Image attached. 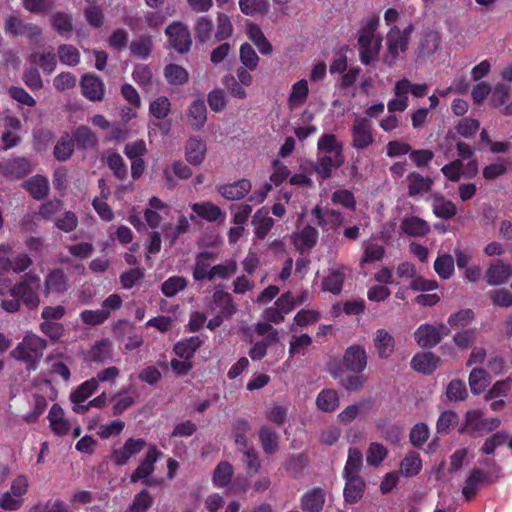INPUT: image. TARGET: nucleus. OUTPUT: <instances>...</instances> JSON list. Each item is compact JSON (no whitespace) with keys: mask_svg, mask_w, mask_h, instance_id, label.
<instances>
[{"mask_svg":"<svg viewBox=\"0 0 512 512\" xmlns=\"http://www.w3.org/2000/svg\"><path fill=\"white\" fill-rule=\"evenodd\" d=\"M40 286V278L37 275L27 273L18 284L9 290L13 299L3 300L2 308L7 312H16L20 307V301L28 308H36L40 303Z\"/></svg>","mask_w":512,"mask_h":512,"instance_id":"1","label":"nucleus"},{"mask_svg":"<svg viewBox=\"0 0 512 512\" xmlns=\"http://www.w3.org/2000/svg\"><path fill=\"white\" fill-rule=\"evenodd\" d=\"M378 24V19H371L360 31L359 53L361 62L365 65L376 60L381 49L382 37L377 32Z\"/></svg>","mask_w":512,"mask_h":512,"instance_id":"2","label":"nucleus"},{"mask_svg":"<svg viewBox=\"0 0 512 512\" xmlns=\"http://www.w3.org/2000/svg\"><path fill=\"white\" fill-rule=\"evenodd\" d=\"M46 342L33 333H27L23 340L11 352V356L27 364L28 369H35L42 358Z\"/></svg>","mask_w":512,"mask_h":512,"instance_id":"3","label":"nucleus"},{"mask_svg":"<svg viewBox=\"0 0 512 512\" xmlns=\"http://www.w3.org/2000/svg\"><path fill=\"white\" fill-rule=\"evenodd\" d=\"M412 29L411 25L403 30L394 26L388 32L386 37L387 53L384 60L389 66H392L405 53Z\"/></svg>","mask_w":512,"mask_h":512,"instance_id":"4","label":"nucleus"},{"mask_svg":"<svg viewBox=\"0 0 512 512\" xmlns=\"http://www.w3.org/2000/svg\"><path fill=\"white\" fill-rule=\"evenodd\" d=\"M29 489V479L18 475L11 483L10 489L0 495V507L4 510H18L24 503Z\"/></svg>","mask_w":512,"mask_h":512,"instance_id":"5","label":"nucleus"},{"mask_svg":"<svg viewBox=\"0 0 512 512\" xmlns=\"http://www.w3.org/2000/svg\"><path fill=\"white\" fill-rule=\"evenodd\" d=\"M449 333L450 329L444 324L439 326L423 324L417 328L414 335L419 346L430 348L436 346Z\"/></svg>","mask_w":512,"mask_h":512,"instance_id":"6","label":"nucleus"},{"mask_svg":"<svg viewBox=\"0 0 512 512\" xmlns=\"http://www.w3.org/2000/svg\"><path fill=\"white\" fill-rule=\"evenodd\" d=\"M352 146L356 149H365L370 146L373 141V128L369 119L357 117L351 129Z\"/></svg>","mask_w":512,"mask_h":512,"instance_id":"7","label":"nucleus"},{"mask_svg":"<svg viewBox=\"0 0 512 512\" xmlns=\"http://www.w3.org/2000/svg\"><path fill=\"white\" fill-rule=\"evenodd\" d=\"M168 42L172 48L180 53L190 49L192 40L188 28L181 22L171 23L165 30Z\"/></svg>","mask_w":512,"mask_h":512,"instance_id":"8","label":"nucleus"},{"mask_svg":"<svg viewBox=\"0 0 512 512\" xmlns=\"http://www.w3.org/2000/svg\"><path fill=\"white\" fill-rule=\"evenodd\" d=\"M145 446L146 441L142 438H128L123 446L113 449L111 460L118 466L125 465L132 457L139 454Z\"/></svg>","mask_w":512,"mask_h":512,"instance_id":"9","label":"nucleus"},{"mask_svg":"<svg viewBox=\"0 0 512 512\" xmlns=\"http://www.w3.org/2000/svg\"><path fill=\"white\" fill-rule=\"evenodd\" d=\"M98 383L95 378L86 380L80 384L76 390L70 395V400L73 403V411L78 414H84L89 410L86 400L97 390Z\"/></svg>","mask_w":512,"mask_h":512,"instance_id":"10","label":"nucleus"},{"mask_svg":"<svg viewBox=\"0 0 512 512\" xmlns=\"http://www.w3.org/2000/svg\"><path fill=\"white\" fill-rule=\"evenodd\" d=\"M348 271L349 270L346 266L339 264L330 267L327 276L322 280V290L334 295L339 294L342 291L343 283Z\"/></svg>","mask_w":512,"mask_h":512,"instance_id":"11","label":"nucleus"},{"mask_svg":"<svg viewBox=\"0 0 512 512\" xmlns=\"http://www.w3.org/2000/svg\"><path fill=\"white\" fill-rule=\"evenodd\" d=\"M11 251L12 246L10 244H0V272L8 271L10 268L15 272H22L32 264V260L27 254H20L12 263L7 257Z\"/></svg>","mask_w":512,"mask_h":512,"instance_id":"12","label":"nucleus"},{"mask_svg":"<svg viewBox=\"0 0 512 512\" xmlns=\"http://www.w3.org/2000/svg\"><path fill=\"white\" fill-rule=\"evenodd\" d=\"M344 366L355 373H361L367 366V353L364 347L352 345L348 347L343 356Z\"/></svg>","mask_w":512,"mask_h":512,"instance_id":"13","label":"nucleus"},{"mask_svg":"<svg viewBox=\"0 0 512 512\" xmlns=\"http://www.w3.org/2000/svg\"><path fill=\"white\" fill-rule=\"evenodd\" d=\"M170 212V206L158 197L149 200L148 207L144 211V218L151 228L159 226L162 219Z\"/></svg>","mask_w":512,"mask_h":512,"instance_id":"14","label":"nucleus"},{"mask_svg":"<svg viewBox=\"0 0 512 512\" xmlns=\"http://www.w3.org/2000/svg\"><path fill=\"white\" fill-rule=\"evenodd\" d=\"M162 456V453L155 447L152 446L146 452L144 459L135 469L131 475L132 482H138L146 479L154 471L155 462Z\"/></svg>","mask_w":512,"mask_h":512,"instance_id":"15","label":"nucleus"},{"mask_svg":"<svg viewBox=\"0 0 512 512\" xmlns=\"http://www.w3.org/2000/svg\"><path fill=\"white\" fill-rule=\"evenodd\" d=\"M312 215L317 225L327 229H337L344 222L342 213L334 209L323 210L320 206H316L312 209Z\"/></svg>","mask_w":512,"mask_h":512,"instance_id":"16","label":"nucleus"},{"mask_svg":"<svg viewBox=\"0 0 512 512\" xmlns=\"http://www.w3.org/2000/svg\"><path fill=\"white\" fill-rule=\"evenodd\" d=\"M309 96V85L306 79L296 81L290 89L287 106L290 111L300 109L306 103Z\"/></svg>","mask_w":512,"mask_h":512,"instance_id":"17","label":"nucleus"},{"mask_svg":"<svg viewBox=\"0 0 512 512\" xmlns=\"http://www.w3.org/2000/svg\"><path fill=\"white\" fill-rule=\"evenodd\" d=\"M512 276V266L503 261L492 263L485 274L486 281L491 286H498L505 283Z\"/></svg>","mask_w":512,"mask_h":512,"instance_id":"18","label":"nucleus"},{"mask_svg":"<svg viewBox=\"0 0 512 512\" xmlns=\"http://www.w3.org/2000/svg\"><path fill=\"white\" fill-rule=\"evenodd\" d=\"M81 89L83 95L91 101H100L104 97V83L94 75H84L81 79Z\"/></svg>","mask_w":512,"mask_h":512,"instance_id":"19","label":"nucleus"},{"mask_svg":"<svg viewBox=\"0 0 512 512\" xmlns=\"http://www.w3.org/2000/svg\"><path fill=\"white\" fill-rule=\"evenodd\" d=\"M193 212L208 222H224L226 213L211 202L194 203L191 205Z\"/></svg>","mask_w":512,"mask_h":512,"instance_id":"20","label":"nucleus"},{"mask_svg":"<svg viewBox=\"0 0 512 512\" xmlns=\"http://www.w3.org/2000/svg\"><path fill=\"white\" fill-rule=\"evenodd\" d=\"M33 165L25 158H15L0 165L1 172L11 178H21L31 172Z\"/></svg>","mask_w":512,"mask_h":512,"instance_id":"21","label":"nucleus"},{"mask_svg":"<svg viewBox=\"0 0 512 512\" xmlns=\"http://www.w3.org/2000/svg\"><path fill=\"white\" fill-rule=\"evenodd\" d=\"M318 231L312 226H306L301 231L295 232L291 239L295 248L299 251L312 249L318 240Z\"/></svg>","mask_w":512,"mask_h":512,"instance_id":"22","label":"nucleus"},{"mask_svg":"<svg viewBox=\"0 0 512 512\" xmlns=\"http://www.w3.org/2000/svg\"><path fill=\"white\" fill-rule=\"evenodd\" d=\"M251 188V182L247 179H242L235 183L221 185L219 186L218 191L228 200H239L245 197Z\"/></svg>","mask_w":512,"mask_h":512,"instance_id":"23","label":"nucleus"},{"mask_svg":"<svg viewBox=\"0 0 512 512\" xmlns=\"http://www.w3.org/2000/svg\"><path fill=\"white\" fill-rule=\"evenodd\" d=\"M206 151V143L197 137H192L185 146L186 160L192 165H200L205 158Z\"/></svg>","mask_w":512,"mask_h":512,"instance_id":"24","label":"nucleus"},{"mask_svg":"<svg viewBox=\"0 0 512 512\" xmlns=\"http://www.w3.org/2000/svg\"><path fill=\"white\" fill-rule=\"evenodd\" d=\"M400 229L408 236L422 237L430 231V226L425 220L416 216H410L403 219Z\"/></svg>","mask_w":512,"mask_h":512,"instance_id":"25","label":"nucleus"},{"mask_svg":"<svg viewBox=\"0 0 512 512\" xmlns=\"http://www.w3.org/2000/svg\"><path fill=\"white\" fill-rule=\"evenodd\" d=\"M491 101L504 114L512 115V98L510 99V88L508 86L497 84L492 91Z\"/></svg>","mask_w":512,"mask_h":512,"instance_id":"26","label":"nucleus"},{"mask_svg":"<svg viewBox=\"0 0 512 512\" xmlns=\"http://www.w3.org/2000/svg\"><path fill=\"white\" fill-rule=\"evenodd\" d=\"M51 430L57 435H65L70 429V423L65 418L63 409L58 404H53L48 413Z\"/></svg>","mask_w":512,"mask_h":512,"instance_id":"27","label":"nucleus"},{"mask_svg":"<svg viewBox=\"0 0 512 512\" xmlns=\"http://www.w3.org/2000/svg\"><path fill=\"white\" fill-rule=\"evenodd\" d=\"M68 289L67 279L62 270L51 271L45 279V295L60 294Z\"/></svg>","mask_w":512,"mask_h":512,"instance_id":"28","label":"nucleus"},{"mask_svg":"<svg viewBox=\"0 0 512 512\" xmlns=\"http://www.w3.org/2000/svg\"><path fill=\"white\" fill-rule=\"evenodd\" d=\"M213 260L214 256L211 252H201L196 256L193 268V278L195 281L209 280Z\"/></svg>","mask_w":512,"mask_h":512,"instance_id":"29","label":"nucleus"},{"mask_svg":"<svg viewBox=\"0 0 512 512\" xmlns=\"http://www.w3.org/2000/svg\"><path fill=\"white\" fill-rule=\"evenodd\" d=\"M439 358L431 352H421L416 354L411 360V366L414 370L430 374L438 366Z\"/></svg>","mask_w":512,"mask_h":512,"instance_id":"30","label":"nucleus"},{"mask_svg":"<svg viewBox=\"0 0 512 512\" xmlns=\"http://www.w3.org/2000/svg\"><path fill=\"white\" fill-rule=\"evenodd\" d=\"M188 122L195 130L201 129L207 119V109L204 100H194L188 109Z\"/></svg>","mask_w":512,"mask_h":512,"instance_id":"31","label":"nucleus"},{"mask_svg":"<svg viewBox=\"0 0 512 512\" xmlns=\"http://www.w3.org/2000/svg\"><path fill=\"white\" fill-rule=\"evenodd\" d=\"M374 346L380 358H388L394 351L395 342L386 330L379 329L375 333Z\"/></svg>","mask_w":512,"mask_h":512,"instance_id":"32","label":"nucleus"},{"mask_svg":"<svg viewBox=\"0 0 512 512\" xmlns=\"http://www.w3.org/2000/svg\"><path fill=\"white\" fill-rule=\"evenodd\" d=\"M27 61L31 65H38L47 74H51L57 65L55 54L52 51L45 50L30 54Z\"/></svg>","mask_w":512,"mask_h":512,"instance_id":"33","label":"nucleus"},{"mask_svg":"<svg viewBox=\"0 0 512 512\" xmlns=\"http://www.w3.org/2000/svg\"><path fill=\"white\" fill-rule=\"evenodd\" d=\"M252 224L257 238L263 239L274 225V221L269 217V212L265 208L256 211L253 216Z\"/></svg>","mask_w":512,"mask_h":512,"instance_id":"34","label":"nucleus"},{"mask_svg":"<svg viewBox=\"0 0 512 512\" xmlns=\"http://www.w3.org/2000/svg\"><path fill=\"white\" fill-rule=\"evenodd\" d=\"M344 162L343 156H332L321 154L315 166L316 173L322 178L326 179L331 176L332 171L340 167Z\"/></svg>","mask_w":512,"mask_h":512,"instance_id":"35","label":"nucleus"},{"mask_svg":"<svg viewBox=\"0 0 512 512\" xmlns=\"http://www.w3.org/2000/svg\"><path fill=\"white\" fill-rule=\"evenodd\" d=\"M345 479L344 497L347 502L354 503L362 497L365 484L358 475L345 476Z\"/></svg>","mask_w":512,"mask_h":512,"instance_id":"36","label":"nucleus"},{"mask_svg":"<svg viewBox=\"0 0 512 512\" xmlns=\"http://www.w3.org/2000/svg\"><path fill=\"white\" fill-rule=\"evenodd\" d=\"M24 187L33 196V198L42 199L49 191V182L46 177L36 175L25 181Z\"/></svg>","mask_w":512,"mask_h":512,"instance_id":"37","label":"nucleus"},{"mask_svg":"<svg viewBox=\"0 0 512 512\" xmlns=\"http://www.w3.org/2000/svg\"><path fill=\"white\" fill-rule=\"evenodd\" d=\"M408 192L410 196H416L428 192L432 186V180L419 173L413 172L408 175Z\"/></svg>","mask_w":512,"mask_h":512,"instance_id":"38","label":"nucleus"},{"mask_svg":"<svg viewBox=\"0 0 512 512\" xmlns=\"http://www.w3.org/2000/svg\"><path fill=\"white\" fill-rule=\"evenodd\" d=\"M318 150L324 155L343 156L342 144L332 134H324L319 138Z\"/></svg>","mask_w":512,"mask_h":512,"instance_id":"39","label":"nucleus"},{"mask_svg":"<svg viewBox=\"0 0 512 512\" xmlns=\"http://www.w3.org/2000/svg\"><path fill=\"white\" fill-rule=\"evenodd\" d=\"M490 383L488 373L480 368H473L469 375V386L473 394H480L486 390Z\"/></svg>","mask_w":512,"mask_h":512,"instance_id":"40","label":"nucleus"},{"mask_svg":"<svg viewBox=\"0 0 512 512\" xmlns=\"http://www.w3.org/2000/svg\"><path fill=\"white\" fill-rule=\"evenodd\" d=\"M339 405V397L335 390H322L316 398V406L323 412H332Z\"/></svg>","mask_w":512,"mask_h":512,"instance_id":"41","label":"nucleus"},{"mask_svg":"<svg viewBox=\"0 0 512 512\" xmlns=\"http://www.w3.org/2000/svg\"><path fill=\"white\" fill-rule=\"evenodd\" d=\"M246 33L249 39L257 46L260 53L269 54L271 52V45L256 24L249 22L246 26Z\"/></svg>","mask_w":512,"mask_h":512,"instance_id":"42","label":"nucleus"},{"mask_svg":"<svg viewBox=\"0 0 512 512\" xmlns=\"http://www.w3.org/2000/svg\"><path fill=\"white\" fill-rule=\"evenodd\" d=\"M189 228L190 222L188 218L182 215L174 226L167 225L164 227V237L170 241V245H173L180 235L188 232Z\"/></svg>","mask_w":512,"mask_h":512,"instance_id":"43","label":"nucleus"},{"mask_svg":"<svg viewBox=\"0 0 512 512\" xmlns=\"http://www.w3.org/2000/svg\"><path fill=\"white\" fill-rule=\"evenodd\" d=\"M213 301L221 310L224 316L230 317L236 312V306L233 303L232 296L221 289H217L213 293Z\"/></svg>","mask_w":512,"mask_h":512,"instance_id":"44","label":"nucleus"},{"mask_svg":"<svg viewBox=\"0 0 512 512\" xmlns=\"http://www.w3.org/2000/svg\"><path fill=\"white\" fill-rule=\"evenodd\" d=\"M202 341L199 337H190L178 342L174 346V352L182 359L189 360L193 357L196 350L200 347Z\"/></svg>","mask_w":512,"mask_h":512,"instance_id":"45","label":"nucleus"},{"mask_svg":"<svg viewBox=\"0 0 512 512\" xmlns=\"http://www.w3.org/2000/svg\"><path fill=\"white\" fill-rule=\"evenodd\" d=\"M324 493L321 489H315L302 498V508L307 512H319L324 504Z\"/></svg>","mask_w":512,"mask_h":512,"instance_id":"46","label":"nucleus"},{"mask_svg":"<svg viewBox=\"0 0 512 512\" xmlns=\"http://www.w3.org/2000/svg\"><path fill=\"white\" fill-rule=\"evenodd\" d=\"M433 212L439 218H451L456 214V206L442 196L433 197Z\"/></svg>","mask_w":512,"mask_h":512,"instance_id":"47","label":"nucleus"},{"mask_svg":"<svg viewBox=\"0 0 512 512\" xmlns=\"http://www.w3.org/2000/svg\"><path fill=\"white\" fill-rule=\"evenodd\" d=\"M187 280L178 275L166 279L161 285V291L166 297H174L187 287Z\"/></svg>","mask_w":512,"mask_h":512,"instance_id":"48","label":"nucleus"},{"mask_svg":"<svg viewBox=\"0 0 512 512\" xmlns=\"http://www.w3.org/2000/svg\"><path fill=\"white\" fill-rule=\"evenodd\" d=\"M262 448L266 454H273L278 449V435L269 427H262L259 431Z\"/></svg>","mask_w":512,"mask_h":512,"instance_id":"49","label":"nucleus"},{"mask_svg":"<svg viewBox=\"0 0 512 512\" xmlns=\"http://www.w3.org/2000/svg\"><path fill=\"white\" fill-rule=\"evenodd\" d=\"M485 477V473L479 469H475L471 472L462 489V493L467 500H470L475 495L480 484L485 480Z\"/></svg>","mask_w":512,"mask_h":512,"instance_id":"50","label":"nucleus"},{"mask_svg":"<svg viewBox=\"0 0 512 512\" xmlns=\"http://www.w3.org/2000/svg\"><path fill=\"white\" fill-rule=\"evenodd\" d=\"M237 271V263L235 260L229 259L224 263L214 265L211 269V274L208 281L216 279H227Z\"/></svg>","mask_w":512,"mask_h":512,"instance_id":"51","label":"nucleus"},{"mask_svg":"<svg viewBox=\"0 0 512 512\" xmlns=\"http://www.w3.org/2000/svg\"><path fill=\"white\" fill-rule=\"evenodd\" d=\"M434 269L442 279H449L454 273V259L451 255H439L434 262Z\"/></svg>","mask_w":512,"mask_h":512,"instance_id":"52","label":"nucleus"},{"mask_svg":"<svg viewBox=\"0 0 512 512\" xmlns=\"http://www.w3.org/2000/svg\"><path fill=\"white\" fill-rule=\"evenodd\" d=\"M241 12L248 16L255 14H265L269 9L267 0H239Z\"/></svg>","mask_w":512,"mask_h":512,"instance_id":"53","label":"nucleus"},{"mask_svg":"<svg viewBox=\"0 0 512 512\" xmlns=\"http://www.w3.org/2000/svg\"><path fill=\"white\" fill-rule=\"evenodd\" d=\"M112 344L109 340L98 341L90 350V357L93 361L102 363L111 358Z\"/></svg>","mask_w":512,"mask_h":512,"instance_id":"54","label":"nucleus"},{"mask_svg":"<svg viewBox=\"0 0 512 512\" xmlns=\"http://www.w3.org/2000/svg\"><path fill=\"white\" fill-rule=\"evenodd\" d=\"M233 30L234 27L230 17L225 13H218L215 38L218 41L226 40L232 36Z\"/></svg>","mask_w":512,"mask_h":512,"instance_id":"55","label":"nucleus"},{"mask_svg":"<svg viewBox=\"0 0 512 512\" xmlns=\"http://www.w3.org/2000/svg\"><path fill=\"white\" fill-rule=\"evenodd\" d=\"M212 30L213 22L210 18L207 16H201L197 18L194 25V31L195 37L198 41L202 43L208 41L211 37Z\"/></svg>","mask_w":512,"mask_h":512,"instance_id":"56","label":"nucleus"},{"mask_svg":"<svg viewBox=\"0 0 512 512\" xmlns=\"http://www.w3.org/2000/svg\"><path fill=\"white\" fill-rule=\"evenodd\" d=\"M233 467L228 462H220L214 470L213 482L217 487H224L230 483Z\"/></svg>","mask_w":512,"mask_h":512,"instance_id":"57","label":"nucleus"},{"mask_svg":"<svg viewBox=\"0 0 512 512\" xmlns=\"http://www.w3.org/2000/svg\"><path fill=\"white\" fill-rule=\"evenodd\" d=\"M363 456L359 449L350 448L348 459L344 468V476L358 475V471L362 466Z\"/></svg>","mask_w":512,"mask_h":512,"instance_id":"58","label":"nucleus"},{"mask_svg":"<svg viewBox=\"0 0 512 512\" xmlns=\"http://www.w3.org/2000/svg\"><path fill=\"white\" fill-rule=\"evenodd\" d=\"M171 109V103L165 96H159L150 102L149 112L156 119H164L168 116Z\"/></svg>","mask_w":512,"mask_h":512,"instance_id":"59","label":"nucleus"},{"mask_svg":"<svg viewBox=\"0 0 512 512\" xmlns=\"http://www.w3.org/2000/svg\"><path fill=\"white\" fill-rule=\"evenodd\" d=\"M167 81L173 85H181L187 82L188 72L177 64H170L164 71Z\"/></svg>","mask_w":512,"mask_h":512,"instance_id":"60","label":"nucleus"},{"mask_svg":"<svg viewBox=\"0 0 512 512\" xmlns=\"http://www.w3.org/2000/svg\"><path fill=\"white\" fill-rule=\"evenodd\" d=\"M474 318V314L470 309L460 310L453 313L448 318V325L451 329H463L466 327Z\"/></svg>","mask_w":512,"mask_h":512,"instance_id":"61","label":"nucleus"},{"mask_svg":"<svg viewBox=\"0 0 512 512\" xmlns=\"http://www.w3.org/2000/svg\"><path fill=\"white\" fill-rule=\"evenodd\" d=\"M152 50V41L150 37H140L130 44L131 54L137 58L145 59Z\"/></svg>","mask_w":512,"mask_h":512,"instance_id":"62","label":"nucleus"},{"mask_svg":"<svg viewBox=\"0 0 512 512\" xmlns=\"http://www.w3.org/2000/svg\"><path fill=\"white\" fill-rule=\"evenodd\" d=\"M387 456V449L380 443L373 442L370 444L366 460L371 466H379Z\"/></svg>","mask_w":512,"mask_h":512,"instance_id":"63","label":"nucleus"},{"mask_svg":"<svg viewBox=\"0 0 512 512\" xmlns=\"http://www.w3.org/2000/svg\"><path fill=\"white\" fill-rule=\"evenodd\" d=\"M153 504V497L147 490H142L134 496L129 512H146Z\"/></svg>","mask_w":512,"mask_h":512,"instance_id":"64","label":"nucleus"}]
</instances>
